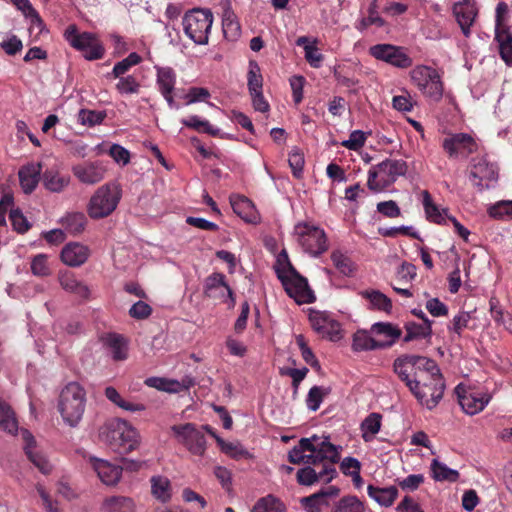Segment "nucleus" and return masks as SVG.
Listing matches in <instances>:
<instances>
[{"mask_svg":"<svg viewBox=\"0 0 512 512\" xmlns=\"http://www.w3.org/2000/svg\"><path fill=\"white\" fill-rule=\"evenodd\" d=\"M86 407V391L77 382L68 383L60 392L58 411L63 421L76 427L82 420Z\"/></svg>","mask_w":512,"mask_h":512,"instance_id":"nucleus-1","label":"nucleus"},{"mask_svg":"<svg viewBox=\"0 0 512 512\" xmlns=\"http://www.w3.org/2000/svg\"><path fill=\"white\" fill-rule=\"evenodd\" d=\"M408 165L401 159H386L372 166L368 172V188L380 192L396 182L398 177L407 173Z\"/></svg>","mask_w":512,"mask_h":512,"instance_id":"nucleus-2","label":"nucleus"},{"mask_svg":"<svg viewBox=\"0 0 512 512\" xmlns=\"http://www.w3.org/2000/svg\"><path fill=\"white\" fill-rule=\"evenodd\" d=\"M276 273L286 293L298 304H309L315 301V295L307 279L300 275L288 259L286 266L278 268Z\"/></svg>","mask_w":512,"mask_h":512,"instance_id":"nucleus-3","label":"nucleus"},{"mask_svg":"<svg viewBox=\"0 0 512 512\" xmlns=\"http://www.w3.org/2000/svg\"><path fill=\"white\" fill-rule=\"evenodd\" d=\"M122 191L117 183H107L99 187L88 204V214L93 219L109 216L118 206Z\"/></svg>","mask_w":512,"mask_h":512,"instance_id":"nucleus-4","label":"nucleus"},{"mask_svg":"<svg viewBox=\"0 0 512 512\" xmlns=\"http://www.w3.org/2000/svg\"><path fill=\"white\" fill-rule=\"evenodd\" d=\"M64 38L71 47L82 52L88 61L102 59L105 55V48L97 36L91 32L79 33L75 24L66 28Z\"/></svg>","mask_w":512,"mask_h":512,"instance_id":"nucleus-5","label":"nucleus"},{"mask_svg":"<svg viewBox=\"0 0 512 512\" xmlns=\"http://www.w3.org/2000/svg\"><path fill=\"white\" fill-rule=\"evenodd\" d=\"M185 34L198 45L208 43L213 24V14L208 9H193L182 20Z\"/></svg>","mask_w":512,"mask_h":512,"instance_id":"nucleus-6","label":"nucleus"},{"mask_svg":"<svg viewBox=\"0 0 512 512\" xmlns=\"http://www.w3.org/2000/svg\"><path fill=\"white\" fill-rule=\"evenodd\" d=\"M294 233L305 252L319 256L328 249V241L323 229L310 223L300 222L295 225Z\"/></svg>","mask_w":512,"mask_h":512,"instance_id":"nucleus-7","label":"nucleus"},{"mask_svg":"<svg viewBox=\"0 0 512 512\" xmlns=\"http://www.w3.org/2000/svg\"><path fill=\"white\" fill-rule=\"evenodd\" d=\"M445 381L442 374L430 376V378L419 377L417 388L410 390L417 401L427 409H434L443 398Z\"/></svg>","mask_w":512,"mask_h":512,"instance_id":"nucleus-8","label":"nucleus"},{"mask_svg":"<svg viewBox=\"0 0 512 512\" xmlns=\"http://www.w3.org/2000/svg\"><path fill=\"white\" fill-rule=\"evenodd\" d=\"M418 89L434 101H439L443 95V83L438 71L428 66H418L411 74Z\"/></svg>","mask_w":512,"mask_h":512,"instance_id":"nucleus-9","label":"nucleus"},{"mask_svg":"<svg viewBox=\"0 0 512 512\" xmlns=\"http://www.w3.org/2000/svg\"><path fill=\"white\" fill-rule=\"evenodd\" d=\"M171 430L179 443L197 456L206 451V438L203 431L193 423L173 425Z\"/></svg>","mask_w":512,"mask_h":512,"instance_id":"nucleus-10","label":"nucleus"},{"mask_svg":"<svg viewBox=\"0 0 512 512\" xmlns=\"http://www.w3.org/2000/svg\"><path fill=\"white\" fill-rule=\"evenodd\" d=\"M444 152L450 159L468 158L478 150L476 139L468 133H449L441 142Z\"/></svg>","mask_w":512,"mask_h":512,"instance_id":"nucleus-11","label":"nucleus"},{"mask_svg":"<svg viewBox=\"0 0 512 512\" xmlns=\"http://www.w3.org/2000/svg\"><path fill=\"white\" fill-rule=\"evenodd\" d=\"M497 177L498 168L494 163L489 162L485 157L472 159L469 180L478 191L488 189Z\"/></svg>","mask_w":512,"mask_h":512,"instance_id":"nucleus-12","label":"nucleus"},{"mask_svg":"<svg viewBox=\"0 0 512 512\" xmlns=\"http://www.w3.org/2000/svg\"><path fill=\"white\" fill-rule=\"evenodd\" d=\"M134 437L135 428L120 418L108 419L99 429V438L113 450H119L120 436Z\"/></svg>","mask_w":512,"mask_h":512,"instance_id":"nucleus-13","label":"nucleus"},{"mask_svg":"<svg viewBox=\"0 0 512 512\" xmlns=\"http://www.w3.org/2000/svg\"><path fill=\"white\" fill-rule=\"evenodd\" d=\"M371 56L398 68H408L412 65V59L405 53L402 47L391 44H376L369 49Z\"/></svg>","mask_w":512,"mask_h":512,"instance_id":"nucleus-14","label":"nucleus"},{"mask_svg":"<svg viewBox=\"0 0 512 512\" xmlns=\"http://www.w3.org/2000/svg\"><path fill=\"white\" fill-rule=\"evenodd\" d=\"M74 177L84 185H96L104 180L107 168L102 161H85L71 168Z\"/></svg>","mask_w":512,"mask_h":512,"instance_id":"nucleus-15","label":"nucleus"},{"mask_svg":"<svg viewBox=\"0 0 512 512\" xmlns=\"http://www.w3.org/2000/svg\"><path fill=\"white\" fill-rule=\"evenodd\" d=\"M313 446L315 448L312 454L307 456V464L313 465L317 467L324 464H331L332 467H335V464L340 460V454L335 445L330 443L328 440H324L321 442L313 441Z\"/></svg>","mask_w":512,"mask_h":512,"instance_id":"nucleus-16","label":"nucleus"},{"mask_svg":"<svg viewBox=\"0 0 512 512\" xmlns=\"http://www.w3.org/2000/svg\"><path fill=\"white\" fill-rule=\"evenodd\" d=\"M309 320L312 328L322 337L328 338L331 341H337L341 338L340 323L327 314L322 312H315L310 314Z\"/></svg>","mask_w":512,"mask_h":512,"instance_id":"nucleus-17","label":"nucleus"},{"mask_svg":"<svg viewBox=\"0 0 512 512\" xmlns=\"http://www.w3.org/2000/svg\"><path fill=\"white\" fill-rule=\"evenodd\" d=\"M458 395V402L464 412L475 415L481 412L489 402V397L473 390H466L461 385L455 388Z\"/></svg>","mask_w":512,"mask_h":512,"instance_id":"nucleus-18","label":"nucleus"},{"mask_svg":"<svg viewBox=\"0 0 512 512\" xmlns=\"http://www.w3.org/2000/svg\"><path fill=\"white\" fill-rule=\"evenodd\" d=\"M335 467L331 464H324L319 471L314 467L308 466L301 468L297 472V481L300 485L310 486L318 481L330 482L336 476Z\"/></svg>","mask_w":512,"mask_h":512,"instance_id":"nucleus-19","label":"nucleus"},{"mask_svg":"<svg viewBox=\"0 0 512 512\" xmlns=\"http://www.w3.org/2000/svg\"><path fill=\"white\" fill-rule=\"evenodd\" d=\"M156 85L158 91L170 108L176 107L173 92L176 84V72L171 67L156 66Z\"/></svg>","mask_w":512,"mask_h":512,"instance_id":"nucleus-20","label":"nucleus"},{"mask_svg":"<svg viewBox=\"0 0 512 512\" xmlns=\"http://www.w3.org/2000/svg\"><path fill=\"white\" fill-rule=\"evenodd\" d=\"M225 291L231 299L232 305L235 303L234 292L226 282V277L223 273L214 272L209 275L204 282V295L208 298H221L224 297Z\"/></svg>","mask_w":512,"mask_h":512,"instance_id":"nucleus-21","label":"nucleus"},{"mask_svg":"<svg viewBox=\"0 0 512 512\" xmlns=\"http://www.w3.org/2000/svg\"><path fill=\"white\" fill-rule=\"evenodd\" d=\"M22 437L25 441L24 451L27 458L42 474L49 475L52 472V465L47 457L36 449V441L33 435L28 430H25L22 432Z\"/></svg>","mask_w":512,"mask_h":512,"instance_id":"nucleus-22","label":"nucleus"},{"mask_svg":"<svg viewBox=\"0 0 512 512\" xmlns=\"http://www.w3.org/2000/svg\"><path fill=\"white\" fill-rule=\"evenodd\" d=\"M411 355H402L395 359L393 363L394 372L403 381L409 390L417 388L419 377H422L414 368V363L410 360Z\"/></svg>","mask_w":512,"mask_h":512,"instance_id":"nucleus-23","label":"nucleus"},{"mask_svg":"<svg viewBox=\"0 0 512 512\" xmlns=\"http://www.w3.org/2000/svg\"><path fill=\"white\" fill-rule=\"evenodd\" d=\"M453 13L465 37L471 34L470 27L473 25L477 16V8L471 0H464L456 3L453 7Z\"/></svg>","mask_w":512,"mask_h":512,"instance_id":"nucleus-24","label":"nucleus"},{"mask_svg":"<svg viewBox=\"0 0 512 512\" xmlns=\"http://www.w3.org/2000/svg\"><path fill=\"white\" fill-rule=\"evenodd\" d=\"M90 463L103 484L114 486L119 482L121 478V468L119 465L95 457L90 458Z\"/></svg>","mask_w":512,"mask_h":512,"instance_id":"nucleus-25","label":"nucleus"},{"mask_svg":"<svg viewBox=\"0 0 512 512\" xmlns=\"http://www.w3.org/2000/svg\"><path fill=\"white\" fill-rule=\"evenodd\" d=\"M90 256V249L81 243L71 242L66 244L61 251V260L70 267L83 265Z\"/></svg>","mask_w":512,"mask_h":512,"instance_id":"nucleus-26","label":"nucleus"},{"mask_svg":"<svg viewBox=\"0 0 512 512\" xmlns=\"http://www.w3.org/2000/svg\"><path fill=\"white\" fill-rule=\"evenodd\" d=\"M371 333L383 336L385 340H379L381 349L393 346L402 336V330L390 322H376L371 326Z\"/></svg>","mask_w":512,"mask_h":512,"instance_id":"nucleus-27","label":"nucleus"},{"mask_svg":"<svg viewBox=\"0 0 512 512\" xmlns=\"http://www.w3.org/2000/svg\"><path fill=\"white\" fill-rule=\"evenodd\" d=\"M59 284L66 292L74 294L76 297L87 300L90 296L89 287L78 280L73 272L66 271L58 276Z\"/></svg>","mask_w":512,"mask_h":512,"instance_id":"nucleus-28","label":"nucleus"},{"mask_svg":"<svg viewBox=\"0 0 512 512\" xmlns=\"http://www.w3.org/2000/svg\"><path fill=\"white\" fill-rule=\"evenodd\" d=\"M230 204L233 211L244 221L253 223L257 219V211L250 199L243 195H231Z\"/></svg>","mask_w":512,"mask_h":512,"instance_id":"nucleus-29","label":"nucleus"},{"mask_svg":"<svg viewBox=\"0 0 512 512\" xmlns=\"http://www.w3.org/2000/svg\"><path fill=\"white\" fill-rule=\"evenodd\" d=\"M359 295L369 302L368 309L382 311L390 314L392 301L379 290L367 289L359 292Z\"/></svg>","mask_w":512,"mask_h":512,"instance_id":"nucleus-30","label":"nucleus"},{"mask_svg":"<svg viewBox=\"0 0 512 512\" xmlns=\"http://www.w3.org/2000/svg\"><path fill=\"white\" fill-rule=\"evenodd\" d=\"M41 164H28L19 170V180L26 194L32 193L40 180Z\"/></svg>","mask_w":512,"mask_h":512,"instance_id":"nucleus-31","label":"nucleus"},{"mask_svg":"<svg viewBox=\"0 0 512 512\" xmlns=\"http://www.w3.org/2000/svg\"><path fill=\"white\" fill-rule=\"evenodd\" d=\"M71 178L68 174H62L58 170L48 169L43 173L42 182L44 187L53 192H63L70 184Z\"/></svg>","mask_w":512,"mask_h":512,"instance_id":"nucleus-32","label":"nucleus"},{"mask_svg":"<svg viewBox=\"0 0 512 512\" xmlns=\"http://www.w3.org/2000/svg\"><path fill=\"white\" fill-rule=\"evenodd\" d=\"M148 387L156 388L160 391H165L169 393H177L183 387L189 388L194 385V381L191 378H187L183 380V385H181L176 380H168L166 378L161 377H149L144 382Z\"/></svg>","mask_w":512,"mask_h":512,"instance_id":"nucleus-33","label":"nucleus"},{"mask_svg":"<svg viewBox=\"0 0 512 512\" xmlns=\"http://www.w3.org/2000/svg\"><path fill=\"white\" fill-rule=\"evenodd\" d=\"M494 40L498 43L499 54L502 60L512 66V32L509 28L495 29Z\"/></svg>","mask_w":512,"mask_h":512,"instance_id":"nucleus-34","label":"nucleus"},{"mask_svg":"<svg viewBox=\"0 0 512 512\" xmlns=\"http://www.w3.org/2000/svg\"><path fill=\"white\" fill-rule=\"evenodd\" d=\"M151 494L162 503H167L172 498V487L170 480L161 475H154L150 478Z\"/></svg>","mask_w":512,"mask_h":512,"instance_id":"nucleus-35","label":"nucleus"},{"mask_svg":"<svg viewBox=\"0 0 512 512\" xmlns=\"http://www.w3.org/2000/svg\"><path fill=\"white\" fill-rule=\"evenodd\" d=\"M319 437L314 435L311 438H301L298 445L294 446L288 454V460L292 464L306 463L307 456L305 452H314L313 441H318Z\"/></svg>","mask_w":512,"mask_h":512,"instance_id":"nucleus-36","label":"nucleus"},{"mask_svg":"<svg viewBox=\"0 0 512 512\" xmlns=\"http://www.w3.org/2000/svg\"><path fill=\"white\" fill-rule=\"evenodd\" d=\"M338 493L339 489L331 486L327 491L322 490L318 493L302 498L301 503L307 512H321V506L327 504V496H336Z\"/></svg>","mask_w":512,"mask_h":512,"instance_id":"nucleus-37","label":"nucleus"},{"mask_svg":"<svg viewBox=\"0 0 512 512\" xmlns=\"http://www.w3.org/2000/svg\"><path fill=\"white\" fill-rule=\"evenodd\" d=\"M104 344L110 349L114 360L127 359L128 343L122 335L110 333L104 338Z\"/></svg>","mask_w":512,"mask_h":512,"instance_id":"nucleus-38","label":"nucleus"},{"mask_svg":"<svg viewBox=\"0 0 512 512\" xmlns=\"http://www.w3.org/2000/svg\"><path fill=\"white\" fill-rule=\"evenodd\" d=\"M367 493L370 498L375 500L382 506L388 507L393 504L395 499L398 496V489L395 486L389 487H377L373 485H369L367 487Z\"/></svg>","mask_w":512,"mask_h":512,"instance_id":"nucleus-39","label":"nucleus"},{"mask_svg":"<svg viewBox=\"0 0 512 512\" xmlns=\"http://www.w3.org/2000/svg\"><path fill=\"white\" fill-rule=\"evenodd\" d=\"M404 329L406 331V334L403 337V342L405 343H408L413 340L429 338L432 335L431 324H418L414 321H407L404 324Z\"/></svg>","mask_w":512,"mask_h":512,"instance_id":"nucleus-40","label":"nucleus"},{"mask_svg":"<svg viewBox=\"0 0 512 512\" xmlns=\"http://www.w3.org/2000/svg\"><path fill=\"white\" fill-rule=\"evenodd\" d=\"M61 225L72 235L82 233L87 224V218L83 212H70L61 219Z\"/></svg>","mask_w":512,"mask_h":512,"instance_id":"nucleus-41","label":"nucleus"},{"mask_svg":"<svg viewBox=\"0 0 512 512\" xmlns=\"http://www.w3.org/2000/svg\"><path fill=\"white\" fill-rule=\"evenodd\" d=\"M423 206L427 216V219L436 224H446L447 210H440L437 205L433 203L430 193L425 190L423 191Z\"/></svg>","mask_w":512,"mask_h":512,"instance_id":"nucleus-42","label":"nucleus"},{"mask_svg":"<svg viewBox=\"0 0 512 512\" xmlns=\"http://www.w3.org/2000/svg\"><path fill=\"white\" fill-rule=\"evenodd\" d=\"M352 348L356 352L381 349L380 341L366 330H357L353 335Z\"/></svg>","mask_w":512,"mask_h":512,"instance_id":"nucleus-43","label":"nucleus"},{"mask_svg":"<svg viewBox=\"0 0 512 512\" xmlns=\"http://www.w3.org/2000/svg\"><path fill=\"white\" fill-rule=\"evenodd\" d=\"M134 508L133 499L126 496H112L103 503L104 512H133Z\"/></svg>","mask_w":512,"mask_h":512,"instance_id":"nucleus-44","label":"nucleus"},{"mask_svg":"<svg viewBox=\"0 0 512 512\" xmlns=\"http://www.w3.org/2000/svg\"><path fill=\"white\" fill-rule=\"evenodd\" d=\"M410 360L413 361L416 372H418L423 377L424 374H426L425 378H430V376L442 374L436 361L433 359L427 358L425 356L411 355Z\"/></svg>","mask_w":512,"mask_h":512,"instance_id":"nucleus-45","label":"nucleus"},{"mask_svg":"<svg viewBox=\"0 0 512 512\" xmlns=\"http://www.w3.org/2000/svg\"><path fill=\"white\" fill-rule=\"evenodd\" d=\"M431 472L433 479L436 481L456 482L460 477L457 470L449 468L437 459L432 460Z\"/></svg>","mask_w":512,"mask_h":512,"instance_id":"nucleus-46","label":"nucleus"},{"mask_svg":"<svg viewBox=\"0 0 512 512\" xmlns=\"http://www.w3.org/2000/svg\"><path fill=\"white\" fill-rule=\"evenodd\" d=\"M382 416L379 413H370L361 423L362 438L365 442L373 440L380 431Z\"/></svg>","mask_w":512,"mask_h":512,"instance_id":"nucleus-47","label":"nucleus"},{"mask_svg":"<svg viewBox=\"0 0 512 512\" xmlns=\"http://www.w3.org/2000/svg\"><path fill=\"white\" fill-rule=\"evenodd\" d=\"M105 396L106 398L111 401L116 406L130 412H138L145 410V405L141 403H133L124 400L119 392L112 386L105 388Z\"/></svg>","mask_w":512,"mask_h":512,"instance_id":"nucleus-48","label":"nucleus"},{"mask_svg":"<svg viewBox=\"0 0 512 512\" xmlns=\"http://www.w3.org/2000/svg\"><path fill=\"white\" fill-rule=\"evenodd\" d=\"M141 61L142 57L138 53L132 52L126 58L114 65L112 71L108 73V77L116 79L118 77L125 76L133 66L138 65Z\"/></svg>","mask_w":512,"mask_h":512,"instance_id":"nucleus-49","label":"nucleus"},{"mask_svg":"<svg viewBox=\"0 0 512 512\" xmlns=\"http://www.w3.org/2000/svg\"><path fill=\"white\" fill-rule=\"evenodd\" d=\"M181 123L188 128H191L199 133H206L211 136H217L219 129L214 128L208 120L201 119L197 115L189 116L188 118L182 119Z\"/></svg>","mask_w":512,"mask_h":512,"instance_id":"nucleus-50","label":"nucleus"},{"mask_svg":"<svg viewBox=\"0 0 512 512\" xmlns=\"http://www.w3.org/2000/svg\"><path fill=\"white\" fill-rule=\"evenodd\" d=\"M0 428L11 434L17 432L18 423L11 407L0 398Z\"/></svg>","mask_w":512,"mask_h":512,"instance_id":"nucleus-51","label":"nucleus"},{"mask_svg":"<svg viewBox=\"0 0 512 512\" xmlns=\"http://www.w3.org/2000/svg\"><path fill=\"white\" fill-rule=\"evenodd\" d=\"M223 33L227 39L235 40L240 36L241 28L233 11H224L222 19Z\"/></svg>","mask_w":512,"mask_h":512,"instance_id":"nucleus-52","label":"nucleus"},{"mask_svg":"<svg viewBox=\"0 0 512 512\" xmlns=\"http://www.w3.org/2000/svg\"><path fill=\"white\" fill-rule=\"evenodd\" d=\"M252 512H286V507L279 499L268 495L256 502Z\"/></svg>","mask_w":512,"mask_h":512,"instance_id":"nucleus-53","label":"nucleus"},{"mask_svg":"<svg viewBox=\"0 0 512 512\" xmlns=\"http://www.w3.org/2000/svg\"><path fill=\"white\" fill-rule=\"evenodd\" d=\"M330 392L331 389L329 387L313 386L310 388L306 398V405L308 409L311 411H317L323 399L329 395Z\"/></svg>","mask_w":512,"mask_h":512,"instance_id":"nucleus-54","label":"nucleus"},{"mask_svg":"<svg viewBox=\"0 0 512 512\" xmlns=\"http://www.w3.org/2000/svg\"><path fill=\"white\" fill-rule=\"evenodd\" d=\"M331 260L335 268L345 276H351L355 271L354 262L341 251H333L331 254Z\"/></svg>","mask_w":512,"mask_h":512,"instance_id":"nucleus-55","label":"nucleus"},{"mask_svg":"<svg viewBox=\"0 0 512 512\" xmlns=\"http://www.w3.org/2000/svg\"><path fill=\"white\" fill-rule=\"evenodd\" d=\"M332 512H365V508L356 496H344L335 504Z\"/></svg>","mask_w":512,"mask_h":512,"instance_id":"nucleus-56","label":"nucleus"},{"mask_svg":"<svg viewBox=\"0 0 512 512\" xmlns=\"http://www.w3.org/2000/svg\"><path fill=\"white\" fill-rule=\"evenodd\" d=\"M247 85L249 94L252 92L261 91L263 88V77L260 72V67L257 62H249V71L247 73Z\"/></svg>","mask_w":512,"mask_h":512,"instance_id":"nucleus-57","label":"nucleus"},{"mask_svg":"<svg viewBox=\"0 0 512 512\" xmlns=\"http://www.w3.org/2000/svg\"><path fill=\"white\" fill-rule=\"evenodd\" d=\"M216 442L219 445L221 451L233 459L239 460L241 458H247L250 456L249 452L245 450L240 444L226 442L221 437H216Z\"/></svg>","mask_w":512,"mask_h":512,"instance_id":"nucleus-58","label":"nucleus"},{"mask_svg":"<svg viewBox=\"0 0 512 512\" xmlns=\"http://www.w3.org/2000/svg\"><path fill=\"white\" fill-rule=\"evenodd\" d=\"M118 83L115 85L120 94H138L140 91V82L134 75L118 77Z\"/></svg>","mask_w":512,"mask_h":512,"instance_id":"nucleus-59","label":"nucleus"},{"mask_svg":"<svg viewBox=\"0 0 512 512\" xmlns=\"http://www.w3.org/2000/svg\"><path fill=\"white\" fill-rule=\"evenodd\" d=\"M490 313L493 320L498 324H503L507 329L512 328V318L509 314H505L499 301L496 298H491L489 301Z\"/></svg>","mask_w":512,"mask_h":512,"instance_id":"nucleus-60","label":"nucleus"},{"mask_svg":"<svg viewBox=\"0 0 512 512\" xmlns=\"http://www.w3.org/2000/svg\"><path fill=\"white\" fill-rule=\"evenodd\" d=\"M9 219L13 230L19 234H24L31 228V224L19 208L10 210Z\"/></svg>","mask_w":512,"mask_h":512,"instance_id":"nucleus-61","label":"nucleus"},{"mask_svg":"<svg viewBox=\"0 0 512 512\" xmlns=\"http://www.w3.org/2000/svg\"><path fill=\"white\" fill-rule=\"evenodd\" d=\"M31 272L38 277H46L51 274L47 255L37 254L33 257L31 261Z\"/></svg>","mask_w":512,"mask_h":512,"instance_id":"nucleus-62","label":"nucleus"},{"mask_svg":"<svg viewBox=\"0 0 512 512\" xmlns=\"http://www.w3.org/2000/svg\"><path fill=\"white\" fill-rule=\"evenodd\" d=\"M296 344L301 351L303 360L313 368L319 367V361L308 346V343L302 334L296 336Z\"/></svg>","mask_w":512,"mask_h":512,"instance_id":"nucleus-63","label":"nucleus"},{"mask_svg":"<svg viewBox=\"0 0 512 512\" xmlns=\"http://www.w3.org/2000/svg\"><path fill=\"white\" fill-rule=\"evenodd\" d=\"M490 217L503 219L505 216L512 217V201H500L488 209Z\"/></svg>","mask_w":512,"mask_h":512,"instance_id":"nucleus-64","label":"nucleus"}]
</instances>
